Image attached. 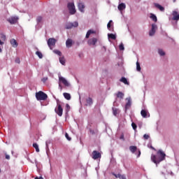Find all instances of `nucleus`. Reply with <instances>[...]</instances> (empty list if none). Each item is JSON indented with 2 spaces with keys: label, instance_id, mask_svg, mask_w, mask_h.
Segmentation results:
<instances>
[{
  "label": "nucleus",
  "instance_id": "f257e3e1",
  "mask_svg": "<svg viewBox=\"0 0 179 179\" xmlns=\"http://www.w3.org/2000/svg\"><path fill=\"white\" fill-rule=\"evenodd\" d=\"M165 159L166 153H164V152H162V150L157 151V156L155 155H151V160L155 164H159V163L163 162V160H165Z\"/></svg>",
  "mask_w": 179,
  "mask_h": 179
},
{
  "label": "nucleus",
  "instance_id": "f03ea898",
  "mask_svg": "<svg viewBox=\"0 0 179 179\" xmlns=\"http://www.w3.org/2000/svg\"><path fill=\"white\" fill-rule=\"evenodd\" d=\"M36 98L39 101H45L46 99H48V95L42 91H39L38 92L36 93Z\"/></svg>",
  "mask_w": 179,
  "mask_h": 179
},
{
  "label": "nucleus",
  "instance_id": "7ed1b4c3",
  "mask_svg": "<svg viewBox=\"0 0 179 179\" xmlns=\"http://www.w3.org/2000/svg\"><path fill=\"white\" fill-rule=\"evenodd\" d=\"M67 8L69 10L70 15H75V13H76V8L75 7V3L72 2L68 3Z\"/></svg>",
  "mask_w": 179,
  "mask_h": 179
},
{
  "label": "nucleus",
  "instance_id": "20e7f679",
  "mask_svg": "<svg viewBox=\"0 0 179 179\" xmlns=\"http://www.w3.org/2000/svg\"><path fill=\"white\" fill-rule=\"evenodd\" d=\"M55 112L56 113V114H57V115H59V117H62L64 109L62 108L61 104H59V103H57V107L55 108Z\"/></svg>",
  "mask_w": 179,
  "mask_h": 179
},
{
  "label": "nucleus",
  "instance_id": "39448f33",
  "mask_svg": "<svg viewBox=\"0 0 179 179\" xmlns=\"http://www.w3.org/2000/svg\"><path fill=\"white\" fill-rule=\"evenodd\" d=\"M56 43H57V39L54 38H50L48 40V45L50 50H52V48L55 47Z\"/></svg>",
  "mask_w": 179,
  "mask_h": 179
},
{
  "label": "nucleus",
  "instance_id": "423d86ee",
  "mask_svg": "<svg viewBox=\"0 0 179 179\" xmlns=\"http://www.w3.org/2000/svg\"><path fill=\"white\" fill-rule=\"evenodd\" d=\"M79 26V23L78 22H69L66 25V29H72V27H78Z\"/></svg>",
  "mask_w": 179,
  "mask_h": 179
},
{
  "label": "nucleus",
  "instance_id": "0eeeda50",
  "mask_svg": "<svg viewBox=\"0 0 179 179\" xmlns=\"http://www.w3.org/2000/svg\"><path fill=\"white\" fill-rule=\"evenodd\" d=\"M101 157V154L99 152V151L94 150L92 152V159L94 160H97V159H100Z\"/></svg>",
  "mask_w": 179,
  "mask_h": 179
},
{
  "label": "nucleus",
  "instance_id": "6e6552de",
  "mask_svg": "<svg viewBox=\"0 0 179 179\" xmlns=\"http://www.w3.org/2000/svg\"><path fill=\"white\" fill-rule=\"evenodd\" d=\"M126 100L127 101L125 105V110L127 111V110L131 108V106H132V100L131 99V97L127 98Z\"/></svg>",
  "mask_w": 179,
  "mask_h": 179
},
{
  "label": "nucleus",
  "instance_id": "1a4fd4ad",
  "mask_svg": "<svg viewBox=\"0 0 179 179\" xmlns=\"http://www.w3.org/2000/svg\"><path fill=\"white\" fill-rule=\"evenodd\" d=\"M7 20L9 23H10V24H15V23H17V20H19V17H11L8 18Z\"/></svg>",
  "mask_w": 179,
  "mask_h": 179
},
{
  "label": "nucleus",
  "instance_id": "9d476101",
  "mask_svg": "<svg viewBox=\"0 0 179 179\" xmlns=\"http://www.w3.org/2000/svg\"><path fill=\"white\" fill-rule=\"evenodd\" d=\"M156 30H157V25H156V24H152V29L149 32V36H155V33H156Z\"/></svg>",
  "mask_w": 179,
  "mask_h": 179
},
{
  "label": "nucleus",
  "instance_id": "9b49d317",
  "mask_svg": "<svg viewBox=\"0 0 179 179\" xmlns=\"http://www.w3.org/2000/svg\"><path fill=\"white\" fill-rule=\"evenodd\" d=\"M59 82H60L61 83H63V85H64V86H69V83H68V80H66V79H65V78L62 77V76H59Z\"/></svg>",
  "mask_w": 179,
  "mask_h": 179
},
{
  "label": "nucleus",
  "instance_id": "f8f14e48",
  "mask_svg": "<svg viewBox=\"0 0 179 179\" xmlns=\"http://www.w3.org/2000/svg\"><path fill=\"white\" fill-rule=\"evenodd\" d=\"M10 43L13 48H17V45H19V43H17V41L15 38L10 39Z\"/></svg>",
  "mask_w": 179,
  "mask_h": 179
},
{
  "label": "nucleus",
  "instance_id": "ddd939ff",
  "mask_svg": "<svg viewBox=\"0 0 179 179\" xmlns=\"http://www.w3.org/2000/svg\"><path fill=\"white\" fill-rule=\"evenodd\" d=\"M89 45H96V43H97V38H92L88 41Z\"/></svg>",
  "mask_w": 179,
  "mask_h": 179
},
{
  "label": "nucleus",
  "instance_id": "4468645a",
  "mask_svg": "<svg viewBox=\"0 0 179 179\" xmlns=\"http://www.w3.org/2000/svg\"><path fill=\"white\" fill-rule=\"evenodd\" d=\"M78 8L82 13L85 12V4L83 3H78Z\"/></svg>",
  "mask_w": 179,
  "mask_h": 179
},
{
  "label": "nucleus",
  "instance_id": "2eb2a0df",
  "mask_svg": "<svg viewBox=\"0 0 179 179\" xmlns=\"http://www.w3.org/2000/svg\"><path fill=\"white\" fill-rule=\"evenodd\" d=\"M73 44V41L71 38H68L67 41H66V45L68 48H71L72 47Z\"/></svg>",
  "mask_w": 179,
  "mask_h": 179
},
{
  "label": "nucleus",
  "instance_id": "dca6fc26",
  "mask_svg": "<svg viewBox=\"0 0 179 179\" xmlns=\"http://www.w3.org/2000/svg\"><path fill=\"white\" fill-rule=\"evenodd\" d=\"M173 20H179V14L177 11L173 12Z\"/></svg>",
  "mask_w": 179,
  "mask_h": 179
},
{
  "label": "nucleus",
  "instance_id": "f3484780",
  "mask_svg": "<svg viewBox=\"0 0 179 179\" xmlns=\"http://www.w3.org/2000/svg\"><path fill=\"white\" fill-rule=\"evenodd\" d=\"M125 8H127V6L124 3H121L117 6V9H119V10H120V11L124 10V9H125Z\"/></svg>",
  "mask_w": 179,
  "mask_h": 179
},
{
  "label": "nucleus",
  "instance_id": "a211bd4d",
  "mask_svg": "<svg viewBox=\"0 0 179 179\" xmlns=\"http://www.w3.org/2000/svg\"><path fill=\"white\" fill-rule=\"evenodd\" d=\"M155 6L157 8V9H159L161 12H164V7L162 6L160 4L155 3Z\"/></svg>",
  "mask_w": 179,
  "mask_h": 179
},
{
  "label": "nucleus",
  "instance_id": "6ab92c4d",
  "mask_svg": "<svg viewBox=\"0 0 179 179\" xmlns=\"http://www.w3.org/2000/svg\"><path fill=\"white\" fill-rule=\"evenodd\" d=\"M113 176H115V177L116 178H120V179H127V178L125 177V175H121V174H115L113 173Z\"/></svg>",
  "mask_w": 179,
  "mask_h": 179
},
{
  "label": "nucleus",
  "instance_id": "aec40b11",
  "mask_svg": "<svg viewBox=\"0 0 179 179\" xmlns=\"http://www.w3.org/2000/svg\"><path fill=\"white\" fill-rule=\"evenodd\" d=\"M129 150L131 152V153H135L136 150H138V148L134 145H131L129 147Z\"/></svg>",
  "mask_w": 179,
  "mask_h": 179
},
{
  "label": "nucleus",
  "instance_id": "412c9836",
  "mask_svg": "<svg viewBox=\"0 0 179 179\" xmlns=\"http://www.w3.org/2000/svg\"><path fill=\"white\" fill-rule=\"evenodd\" d=\"M87 106H92L93 104V99L91 97H89L86 99Z\"/></svg>",
  "mask_w": 179,
  "mask_h": 179
},
{
  "label": "nucleus",
  "instance_id": "4be33fe9",
  "mask_svg": "<svg viewBox=\"0 0 179 179\" xmlns=\"http://www.w3.org/2000/svg\"><path fill=\"white\" fill-rule=\"evenodd\" d=\"M141 114L143 118H146L148 117V111L145 110H142L141 111Z\"/></svg>",
  "mask_w": 179,
  "mask_h": 179
},
{
  "label": "nucleus",
  "instance_id": "5701e85b",
  "mask_svg": "<svg viewBox=\"0 0 179 179\" xmlns=\"http://www.w3.org/2000/svg\"><path fill=\"white\" fill-rule=\"evenodd\" d=\"M120 80L122 83H124V85H129V83H128V80H127V78H125V77H122Z\"/></svg>",
  "mask_w": 179,
  "mask_h": 179
},
{
  "label": "nucleus",
  "instance_id": "b1692460",
  "mask_svg": "<svg viewBox=\"0 0 179 179\" xmlns=\"http://www.w3.org/2000/svg\"><path fill=\"white\" fill-rule=\"evenodd\" d=\"M150 19H152V20H153V22H157V17H156V15H155V14L151 13L150 14Z\"/></svg>",
  "mask_w": 179,
  "mask_h": 179
},
{
  "label": "nucleus",
  "instance_id": "393cba45",
  "mask_svg": "<svg viewBox=\"0 0 179 179\" xmlns=\"http://www.w3.org/2000/svg\"><path fill=\"white\" fill-rule=\"evenodd\" d=\"M63 96L66 100H69L71 99V94L69 93L64 92Z\"/></svg>",
  "mask_w": 179,
  "mask_h": 179
},
{
  "label": "nucleus",
  "instance_id": "a878e982",
  "mask_svg": "<svg viewBox=\"0 0 179 179\" xmlns=\"http://www.w3.org/2000/svg\"><path fill=\"white\" fill-rule=\"evenodd\" d=\"M33 148H34V149H36V152H37V153H38V152H40V148H38V144H37L36 143H34L33 144Z\"/></svg>",
  "mask_w": 179,
  "mask_h": 179
},
{
  "label": "nucleus",
  "instance_id": "bb28decb",
  "mask_svg": "<svg viewBox=\"0 0 179 179\" xmlns=\"http://www.w3.org/2000/svg\"><path fill=\"white\" fill-rule=\"evenodd\" d=\"M117 97L118 99H124V93H122L121 92H118L117 94Z\"/></svg>",
  "mask_w": 179,
  "mask_h": 179
},
{
  "label": "nucleus",
  "instance_id": "cd10ccee",
  "mask_svg": "<svg viewBox=\"0 0 179 179\" xmlns=\"http://www.w3.org/2000/svg\"><path fill=\"white\" fill-rule=\"evenodd\" d=\"M112 110L114 115H117L118 113H120V110L118 108H113Z\"/></svg>",
  "mask_w": 179,
  "mask_h": 179
},
{
  "label": "nucleus",
  "instance_id": "c85d7f7f",
  "mask_svg": "<svg viewBox=\"0 0 179 179\" xmlns=\"http://www.w3.org/2000/svg\"><path fill=\"white\" fill-rule=\"evenodd\" d=\"M108 37L109 38H111L112 40H115L117 38V36H115V35H114V34H108Z\"/></svg>",
  "mask_w": 179,
  "mask_h": 179
},
{
  "label": "nucleus",
  "instance_id": "c756f323",
  "mask_svg": "<svg viewBox=\"0 0 179 179\" xmlns=\"http://www.w3.org/2000/svg\"><path fill=\"white\" fill-rule=\"evenodd\" d=\"M59 62L62 65H65V58L64 57H59Z\"/></svg>",
  "mask_w": 179,
  "mask_h": 179
},
{
  "label": "nucleus",
  "instance_id": "7c9ffc66",
  "mask_svg": "<svg viewBox=\"0 0 179 179\" xmlns=\"http://www.w3.org/2000/svg\"><path fill=\"white\" fill-rule=\"evenodd\" d=\"M53 52H55V54H57V55H59V57H61L62 55V52H61V51L58 50H53Z\"/></svg>",
  "mask_w": 179,
  "mask_h": 179
},
{
  "label": "nucleus",
  "instance_id": "2f4dec72",
  "mask_svg": "<svg viewBox=\"0 0 179 179\" xmlns=\"http://www.w3.org/2000/svg\"><path fill=\"white\" fill-rule=\"evenodd\" d=\"M136 71L141 72V64L138 62H136Z\"/></svg>",
  "mask_w": 179,
  "mask_h": 179
},
{
  "label": "nucleus",
  "instance_id": "473e14b6",
  "mask_svg": "<svg viewBox=\"0 0 179 179\" xmlns=\"http://www.w3.org/2000/svg\"><path fill=\"white\" fill-rule=\"evenodd\" d=\"M42 21H43V17H41V16L37 17V18H36L37 23H41Z\"/></svg>",
  "mask_w": 179,
  "mask_h": 179
},
{
  "label": "nucleus",
  "instance_id": "72a5a7b5",
  "mask_svg": "<svg viewBox=\"0 0 179 179\" xmlns=\"http://www.w3.org/2000/svg\"><path fill=\"white\" fill-rule=\"evenodd\" d=\"M36 55H38V58L41 59L43 58V53L41 52L37 51L36 52Z\"/></svg>",
  "mask_w": 179,
  "mask_h": 179
},
{
  "label": "nucleus",
  "instance_id": "f704fd0d",
  "mask_svg": "<svg viewBox=\"0 0 179 179\" xmlns=\"http://www.w3.org/2000/svg\"><path fill=\"white\" fill-rule=\"evenodd\" d=\"M119 49L120 50V51H124V50H125V48H124V43L120 44Z\"/></svg>",
  "mask_w": 179,
  "mask_h": 179
},
{
  "label": "nucleus",
  "instance_id": "c9c22d12",
  "mask_svg": "<svg viewBox=\"0 0 179 179\" xmlns=\"http://www.w3.org/2000/svg\"><path fill=\"white\" fill-rule=\"evenodd\" d=\"M159 54L161 55V57H163V55H165L166 53H164V51L163 50H159Z\"/></svg>",
  "mask_w": 179,
  "mask_h": 179
},
{
  "label": "nucleus",
  "instance_id": "e433bc0d",
  "mask_svg": "<svg viewBox=\"0 0 179 179\" xmlns=\"http://www.w3.org/2000/svg\"><path fill=\"white\" fill-rule=\"evenodd\" d=\"M65 137L66 138V139L68 141H71V139H72L71 137H69V134H68V133L65 134Z\"/></svg>",
  "mask_w": 179,
  "mask_h": 179
},
{
  "label": "nucleus",
  "instance_id": "4c0bfd02",
  "mask_svg": "<svg viewBox=\"0 0 179 179\" xmlns=\"http://www.w3.org/2000/svg\"><path fill=\"white\" fill-rule=\"evenodd\" d=\"M131 127H132L133 129H134V131H135V130L136 129V128H137L136 124H135V123H134V122L131 123Z\"/></svg>",
  "mask_w": 179,
  "mask_h": 179
},
{
  "label": "nucleus",
  "instance_id": "58836bf2",
  "mask_svg": "<svg viewBox=\"0 0 179 179\" xmlns=\"http://www.w3.org/2000/svg\"><path fill=\"white\" fill-rule=\"evenodd\" d=\"M143 138L144 139L148 140L150 138V136H149V134H144Z\"/></svg>",
  "mask_w": 179,
  "mask_h": 179
},
{
  "label": "nucleus",
  "instance_id": "ea45409f",
  "mask_svg": "<svg viewBox=\"0 0 179 179\" xmlns=\"http://www.w3.org/2000/svg\"><path fill=\"white\" fill-rule=\"evenodd\" d=\"M111 23H113V20H110L109 22L107 24L108 29H110L111 27Z\"/></svg>",
  "mask_w": 179,
  "mask_h": 179
},
{
  "label": "nucleus",
  "instance_id": "a19ab883",
  "mask_svg": "<svg viewBox=\"0 0 179 179\" xmlns=\"http://www.w3.org/2000/svg\"><path fill=\"white\" fill-rule=\"evenodd\" d=\"M48 80V77H44L43 78H42V82H43V83H45V82H47Z\"/></svg>",
  "mask_w": 179,
  "mask_h": 179
},
{
  "label": "nucleus",
  "instance_id": "79ce46f5",
  "mask_svg": "<svg viewBox=\"0 0 179 179\" xmlns=\"http://www.w3.org/2000/svg\"><path fill=\"white\" fill-rule=\"evenodd\" d=\"M90 132L92 135H95L96 134V131H94V130L90 129Z\"/></svg>",
  "mask_w": 179,
  "mask_h": 179
},
{
  "label": "nucleus",
  "instance_id": "37998d69",
  "mask_svg": "<svg viewBox=\"0 0 179 179\" xmlns=\"http://www.w3.org/2000/svg\"><path fill=\"white\" fill-rule=\"evenodd\" d=\"M90 37V32L87 31L85 36V38H89Z\"/></svg>",
  "mask_w": 179,
  "mask_h": 179
},
{
  "label": "nucleus",
  "instance_id": "c03bdc74",
  "mask_svg": "<svg viewBox=\"0 0 179 179\" xmlns=\"http://www.w3.org/2000/svg\"><path fill=\"white\" fill-rule=\"evenodd\" d=\"M0 45H3V42L0 39ZM0 52H2V49L0 48Z\"/></svg>",
  "mask_w": 179,
  "mask_h": 179
},
{
  "label": "nucleus",
  "instance_id": "a18cd8bd",
  "mask_svg": "<svg viewBox=\"0 0 179 179\" xmlns=\"http://www.w3.org/2000/svg\"><path fill=\"white\" fill-rule=\"evenodd\" d=\"M88 32H90V34H94V31H93V30H92V29H90L89 31H88Z\"/></svg>",
  "mask_w": 179,
  "mask_h": 179
},
{
  "label": "nucleus",
  "instance_id": "49530a36",
  "mask_svg": "<svg viewBox=\"0 0 179 179\" xmlns=\"http://www.w3.org/2000/svg\"><path fill=\"white\" fill-rule=\"evenodd\" d=\"M6 159L7 160H9V159H10V156H9L8 155H6Z\"/></svg>",
  "mask_w": 179,
  "mask_h": 179
},
{
  "label": "nucleus",
  "instance_id": "de8ad7c7",
  "mask_svg": "<svg viewBox=\"0 0 179 179\" xmlns=\"http://www.w3.org/2000/svg\"><path fill=\"white\" fill-rule=\"evenodd\" d=\"M15 62H17V64H20V59H17L15 60Z\"/></svg>",
  "mask_w": 179,
  "mask_h": 179
},
{
  "label": "nucleus",
  "instance_id": "09e8293b",
  "mask_svg": "<svg viewBox=\"0 0 179 179\" xmlns=\"http://www.w3.org/2000/svg\"><path fill=\"white\" fill-rule=\"evenodd\" d=\"M141 157V150H138V154L137 155V157Z\"/></svg>",
  "mask_w": 179,
  "mask_h": 179
},
{
  "label": "nucleus",
  "instance_id": "8fccbe9b",
  "mask_svg": "<svg viewBox=\"0 0 179 179\" xmlns=\"http://www.w3.org/2000/svg\"><path fill=\"white\" fill-rule=\"evenodd\" d=\"M66 108H69V109L71 108V106H69V104H68V103L66 104Z\"/></svg>",
  "mask_w": 179,
  "mask_h": 179
},
{
  "label": "nucleus",
  "instance_id": "3c124183",
  "mask_svg": "<svg viewBox=\"0 0 179 179\" xmlns=\"http://www.w3.org/2000/svg\"><path fill=\"white\" fill-rule=\"evenodd\" d=\"M1 38H3V40H5V38H6V36L3 35V36L1 37Z\"/></svg>",
  "mask_w": 179,
  "mask_h": 179
},
{
  "label": "nucleus",
  "instance_id": "603ef678",
  "mask_svg": "<svg viewBox=\"0 0 179 179\" xmlns=\"http://www.w3.org/2000/svg\"><path fill=\"white\" fill-rule=\"evenodd\" d=\"M120 139H124V136H121Z\"/></svg>",
  "mask_w": 179,
  "mask_h": 179
},
{
  "label": "nucleus",
  "instance_id": "864d4df0",
  "mask_svg": "<svg viewBox=\"0 0 179 179\" xmlns=\"http://www.w3.org/2000/svg\"><path fill=\"white\" fill-rule=\"evenodd\" d=\"M38 178L39 179H44L42 176H40Z\"/></svg>",
  "mask_w": 179,
  "mask_h": 179
},
{
  "label": "nucleus",
  "instance_id": "5fc2aeb1",
  "mask_svg": "<svg viewBox=\"0 0 179 179\" xmlns=\"http://www.w3.org/2000/svg\"><path fill=\"white\" fill-rule=\"evenodd\" d=\"M35 179H39V178L38 177H36Z\"/></svg>",
  "mask_w": 179,
  "mask_h": 179
},
{
  "label": "nucleus",
  "instance_id": "6e6d98bb",
  "mask_svg": "<svg viewBox=\"0 0 179 179\" xmlns=\"http://www.w3.org/2000/svg\"><path fill=\"white\" fill-rule=\"evenodd\" d=\"M173 2H176V0H173Z\"/></svg>",
  "mask_w": 179,
  "mask_h": 179
},
{
  "label": "nucleus",
  "instance_id": "4d7b16f0",
  "mask_svg": "<svg viewBox=\"0 0 179 179\" xmlns=\"http://www.w3.org/2000/svg\"><path fill=\"white\" fill-rule=\"evenodd\" d=\"M152 149H154V150H155V148H152Z\"/></svg>",
  "mask_w": 179,
  "mask_h": 179
},
{
  "label": "nucleus",
  "instance_id": "13d9d810",
  "mask_svg": "<svg viewBox=\"0 0 179 179\" xmlns=\"http://www.w3.org/2000/svg\"><path fill=\"white\" fill-rule=\"evenodd\" d=\"M0 173H1V169H0Z\"/></svg>",
  "mask_w": 179,
  "mask_h": 179
}]
</instances>
